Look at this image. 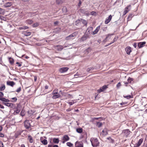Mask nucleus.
Here are the masks:
<instances>
[{"mask_svg": "<svg viewBox=\"0 0 147 147\" xmlns=\"http://www.w3.org/2000/svg\"><path fill=\"white\" fill-rule=\"evenodd\" d=\"M90 141L93 147H96L99 145V142L96 138H91Z\"/></svg>", "mask_w": 147, "mask_h": 147, "instance_id": "f257e3e1", "label": "nucleus"}, {"mask_svg": "<svg viewBox=\"0 0 147 147\" xmlns=\"http://www.w3.org/2000/svg\"><path fill=\"white\" fill-rule=\"evenodd\" d=\"M31 120H26L24 122V126L26 129H28L31 127L30 121Z\"/></svg>", "mask_w": 147, "mask_h": 147, "instance_id": "f03ea898", "label": "nucleus"}, {"mask_svg": "<svg viewBox=\"0 0 147 147\" xmlns=\"http://www.w3.org/2000/svg\"><path fill=\"white\" fill-rule=\"evenodd\" d=\"M122 134L125 137H127L130 134V131L128 129H125L123 131Z\"/></svg>", "mask_w": 147, "mask_h": 147, "instance_id": "7ed1b4c3", "label": "nucleus"}, {"mask_svg": "<svg viewBox=\"0 0 147 147\" xmlns=\"http://www.w3.org/2000/svg\"><path fill=\"white\" fill-rule=\"evenodd\" d=\"M62 140L63 141L62 142L63 144H64L67 141L69 140V138L67 135H65L63 137Z\"/></svg>", "mask_w": 147, "mask_h": 147, "instance_id": "20e7f679", "label": "nucleus"}, {"mask_svg": "<svg viewBox=\"0 0 147 147\" xmlns=\"http://www.w3.org/2000/svg\"><path fill=\"white\" fill-rule=\"evenodd\" d=\"M79 22H82L85 25H86L87 24V22L86 20L81 19V20H78L76 22V24L77 26H78Z\"/></svg>", "mask_w": 147, "mask_h": 147, "instance_id": "39448f33", "label": "nucleus"}, {"mask_svg": "<svg viewBox=\"0 0 147 147\" xmlns=\"http://www.w3.org/2000/svg\"><path fill=\"white\" fill-rule=\"evenodd\" d=\"M76 33L75 32L72 33V34L67 37L65 38V39L67 40L71 39L72 37H74L76 35Z\"/></svg>", "mask_w": 147, "mask_h": 147, "instance_id": "423d86ee", "label": "nucleus"}, {"mask_svg": "<svg viewBox=\"0 0 147 147\" xmlns=\"http://www.w3.org/2000/svg\"><path fill=\"white\" fill-rule=\"evenodd\" d=\"M107 88V86L104 85L102 87L100 88L99 89L97 90V92L98 93H100L101 92H103Z\"/></svg>", "mask_w": 147, "mask_h": 147, "instance_id": "0eeeda50", "label": "nucleus"}, {"mask_svg": "<svg viewBox=\"0 0 147 147\" xmlns=\"http://www.w3.org/2000/svg\"><path fill=\"white\" fill-rule=\"evenodd\" d=\"M68 69L69 68L67 67H62L59 69V71L61 73H63L67 71Z\"/></svg>", "mask_w": 147, "mask_h": 147, "instance_id": "6e6552de", "label": "nucleus"}, {"mask_svg": "<svg viewBox=\"0 0 147 147\" xmlns=\"http://www.w3.org/2000/svg\"><path fill=\"white\" fill-rule=\"evenodd\" d=\"M108 134L107 130L106 128H105L102 131V132L100 133V135L105 136L107 135Z\"/></svg>", "mask_w": 147, "mask_h": 147, "instance_id": "1a4fd4ad", "label": "nucleus"}, {"mask_svg": "<svg viewBox=\"0 0 147 147\" xmlns=\"http://www.w3.org/2000/svg\"><path fill=\"white\" fill-rule=\"evenodd\" d=\"M76 147H83V144L82 142H76L75 143Z\"/></svg>", "mask_w": 147, "mask_h": 147, "instance_id": "9d476101", "label": "nucleus"}, {"mask_svg": "<svg viewBox=\"0 0 147 147\" xmlns=\"http://www.w3.org/2000/svg\"><path fill=\"white\" fill-rule=\"evenodd\" d=\"M143 140V138H141L139 140L138 143L135 144V147H139L142 143Z\"/></svg>", "mask_w": 147, "mask_h": 147, "instance_id": "9b49d317", "label": "nucleus"}, {"mask_svg": "<svg viewBox=\"0 0 147 147\" xmlns=\"http://www.w3.org/2000/svg\"><path fill=\"white\" fill-rule=\"evenodd\" d=\"M125 50L127 54L128 55H129L131 51V47L129 46L125 48Z\"/></svg>", "mask_w": 147, "mask_h": 147, "instance_id": "f8f14e48", "label": "nucleus"}, {"mask_svg": "<svg viewBox=\"0 0 147 147\" xmlns=\"http://www.w3.org/2000/svg\"><path fill=\"white\" fill-rule=\"evenodd\" d=\"M88 37V35L85 34L81 38L80 40L81 41H85L87 39Z\"/></svg>", "mask_w": 147, "mask_h": 147, "instance_id": "ddd939ff", "label": "nucleus"}, {"mask_svg": "<svg viewBox=\"0 0 147 147\" xmlns=\"http://www.w3.org/2000/svg\"><path fill=\"white\" fill-rule=\"evenodd\" d=\"M112 18V16L110 15L109 16V17L108 18L106 19L105 20V24H108L111 20Z\"/></svg>", "mask_w": 147, "mask_h": 147, "instance_id": "4468645a", "label": "nucleus"}, {"mask_svg": "<svg viewBox=\"0 0 147 147\" xmlns=\"http://www.w3.org/2000/svg\"><path fill=\"white\" fill-rule=\"evenodd\" d=\"M3 104L11 108H12L13 106V104L11 103L7 102H3Z\"/></svg>", "mask_w": 147, "mask_h": 147, "instance_id": "2eb2a0df", "label": "nucleus"}, {"mask_svg": "<svg viewBox=\"0 0 147 147\" xmlns=\"http://www.w3.org/2000/svg\"><path fill=\"white\" fill-rule=\"evenodd\" d=\"M12 5V3L11 2H7L5 3L3 5V6L4 7H10Z\"/></svg>", "mask_w": 147, "mask_h": 147, "instance_id": "dca6fc26", "label": "nucleus"}, {"mask_svg": "<svg viewBox=\"0 0 147 147\" xmlns=\"http://www.w3.org/2000/svg\"><path fill=\"white\" fill-rule=\"evenodd\" d=\"M0 100L2 101L3 102H9L10 100L3 97H0Z\"/></svg>", "mask_w": 147, "mask_h": 147, "instance_id": "f3484780", "label": "nucleus"}, {"mask_svg": "<svg viewBox=\"0 0 147 147\" xmlns=\"http://www.w3.org/2000/svg\"><path fill=\"white\" fill-rule=\"evenodd\" d=\"M145 43L146 42H140L138 43V45L139 48H141L142 47Z\"/></svg>", "mask_w": 147, "mask_h": 147, "instance_id": "a211bd4d", "label": "nucleus"}, {"mask_svg": "<svg viewBox=\"0 0 147 147\" xmlns=\"http://www.w3.org/2000/svg\"><path fill=\"white\" fill-rule=\"evenodd\" d=\"M7 85L13 87L15 85V83L13 81H7Z\"/></svg>", "mask_w": 147, "mask_h": 147, "instance_id": "6ab92c4d", "label": "nucleus"}, {"mask_svg": "<svg viewBox=\"0 0 147 147\" xmlns=\"http://www.w3.org/2000/svg\"><path fill=\"white\" fill-rule=\"evenodd\" d=\"M100 29V26L97 27L95 30L93 32V34L94 35L96 34L99 31Z\"/></svg>", "mask_w": 147, "mask_h": 147, "instance_id": "aec40b11", "label": "nucleus"}, {"mask_svg": "<svg viewBox=\"0 0 147 147\" xmlns=\"http://www.w3.org/2000/svg\"><path fill=\"white\" fill-rule=\"evenodd\" d=\"M53 141L54 144H57L59 143V140L58 138H54L53 139Z\"/></svg>", "mask_w": 147, "mask_h": 147, "instance_id": "412c9836", "label": "nucleus"}, {"mask_svg": "<svg viewBox=\"0 0 147 147\" xmlns=\"http://www.w3.org/2000/svg\"><path fill=\"white\" fill-rule=\"evenodd\" d=\"M60 96V95L58 93L57 94L53 95L52 97V98L53 99H56L59 97Z\"/></svg>", "mask_w": 147, "mask_h": 147, "instance_id": "4be33fe9", "label": "nucleus"}, {"mask_svg": "<svg viewBox=\"0 0 147 147\" xmlns=\"http://www.w3.org/2000/svg\"><path fill=\"white\" fill-rule=\"evenodd\" d=\"M28 28L29 27L28 26H23L22 27H19L18 29L20 30H26L28 29Z\"/></svg>", "mask_w": 147, "mask_h": 147, "instance_id": "5701e85b", "label": "nucleus"}, {"mask_svg": "<svg viewBox=\"0 0 147 147\" xmlns=\"http://www.w3.org/2000/svg\"><path fill=\"white\" fill-rule=\"evenodd\" d=\"M28 140L29 142L30 143H32L33 142V138L31 136H28Z\"/></svg>", "mask_w": 147, "mask_h": 147, "instance_id": "b1692460", "label": "nucleus"}, {"mask_svg": "<svg viewBox=\"0 0 147 147\" xmlns=\"http://www.w3.org/2000/svg\"><path fill=\"white\" fill-rule=\"evenodd\" d=\"M25 22L26 24H32L33 22V21L31 20L28 19Z\"/></svg>", "mask_w": 147, "mask_h": 147, "instance_id": "393cba45", "label": "nucleus"}, {"mask_svg": "<svg viewBox=\"0 0 147 147\" xmlns=\"http://www.w3.org/2000/svg\"><path fill=\"white\" fill-rule=\"evenodd\" d=\"M76 131L79 133H81L83 131V129L81 128H78L76 129Z\"/></svg>", "mask_w": 147, "mask_h": 147, "instance_id": "a878e982", "label": "nucleus"}, {"mask_svg": "<svg viewBox=\"0 0 147 147\" xmlns=\"http://www.w3.org/2000/svg\"><path fill=\"white\" fill-rule=\"evenodd\" d=\"M57 49L59 51H61L63 49V47L62 46L58 45L57 46Z\"/></svg>", "mask_w": 147, "mask_h": 147, "instance_id": "bb28decb", "label": "nucleus"}, {"mask_svg": "<svg viewBox=\"0 0 147 147\" xmlns=\"http://www.w3.org/2000/svg\"><path fill=\"white\" fill-rule=\"evenodd\" d=\"M5 12V10L0 8V14L3 15Z\"/></svg>", "mask_w": 147, "mask_h": 147, "instance_id": "cd10ccee", "label": "nucleus"}, {"mask_svg": "<svg viewBox=\"0 0 147 147\" xmlns=\"http://www.w3.org/2000/svg\"><path fill=\"white\" fill-rule=\"evenodd\" d=\"M64 1V0H56V2L57 4H59L63 3Z\"/></svg>", "mask_w": 147, "mask_h": 147, "instance_id": "c85d7f7f", "label": "nucleus"}, {"mask_svg": "<svg viewBox=\"0 0 147 147\" xmlns=\"http://www.w3.org/2000/svg\"><path fill=\"white\" fill-rule=\"evenodd\" d=\"M5 85L3 84L0 87V91H1L4 90L5 89Z\"/></svg>", "mask_w": 147, "mask_h": 147, "instance_id": "c756f323", "label": "nucleus"}, {"mask_svg": "<svg viewBox=\"0 0 147 147\" xmlns=\"http://www.w3.org/2000/svg\"><path fill=\"white\" fill-rule=\"evenodd\" d=\"M31 34V32H25L24 33V35L26 36H28Z\"/></svg>", "mask_w": 147, "mask_h": 147, "instance_id": "7c9ffc66", "label": "nucleus"}, {"mask_svg": "<svg viewBox=\"0 0 147 147\" xmlns=\"http://www.w3.org/2000/svg\"><path fill=\"white\" fill-rule=\"evenodd\" d=\"M41 142L44 145H47V141L46 139H44L43 140L41 141Z\"/></svg>", "mask_w": 147, "mask_h": 147, "instance_id": "2f4dec72", "label": "nucleus"}, {"mask_svg": "<svg viewBox=\"0 0 147 147\" xmlns=\"http://www.w3.org/2000/svg\"><path fill=\"white\" fill-rule=\"evenodd\" d=\"M9 61L10 63L11 64H13L14 63V60L11 57L9 58Z\"/></svg>", "mask_w": 147, "mask_h": 147, "instance_id": "473e14b6", "label": "nucleus"}, {"mask_svg": "<svg viewBox=\"0 0 147 147\" xmlns=\"http://www.w3.org/2000/svg\"><path fill=\"white\" fill-rule=\"evenodd\" d=\"M133 81V79L130 77H129L127 80V82L129 83V84L131 83V81Z\"/></svg>", "mask_w": 147, "mask_h": 147, "instance_id": "72a5a7b5", "label": "nucleus"}, {"mask_svg": "<svg viewBox=\"0 0 147 147\" xmlns=\"http://www.w3.org/2000/svg\"><path fill=\"white\" fill-rule=\"evenodd\" d=\"M39 25V24L38 22H36V23H35L34 24L32 25V26L33 27H36L37 26H38Z\"/></svg>", "mask_w": 147, "mask_h": 147, "instance_id": "f704fd0d", "label": "nucleus"}, {"mask_svg": "<svg viewBox=\"0 0 147 147\" xmlns=\"http://www.w3.org/2000/svg\"><path fill=\"white\" fill-rule=\"evenodd\" d=\"M102 125V123L100 122H98L96 123V125L98 127H100Z\"/></svg>", "mask_w": 147, "mask_h": 147, "instance_id": "c9c22d12", "label": "nucleus"}, {"mask_svg": "<svg viewBox=\"0 0 147 147\" xmlns=\"http://www.w3.org/2000/svg\"><path fill=\"white\" fill-rule=\"evenodd\" d=\"M94 69V68L93 67H91L88 68L87 69V71L88 72H90L91 70H92Z\"/></svg>", "mask_w": 147, "mask_h": 147, "instance_id": "e433bc0d", "label": "nucleus"}, {"mask_svg": "<svg viewBox=\"0 0 147 147\" xmlns=\"http://www.w3.org/2000/svg\"><path fill=\"white\" fill-rule=\"evenodd\" d=\"M66 145L67 146L69 147H71L73 146V144L69 142H67Z\"/></svg>", "mask_w": 147, "mask_h": 147, "instance_id": "4c0bfd02", "label": "nucleus"}, {"mask_svg": "<svg viewBox=\"0 0 147 147\" xmlns=\"http://www.w3.org/2000/svg\"><path fill=\"white\" fill-rule=\"evenodd\" d=\"M58 93V90H53L52 92V94L53 95L55 94H57Z\"/></svg>", "mask_w": 147, "mask_h": 147, "instance_id": "58836bf2", "label": "nucleus"}, {"mask_svg": "<svg viewBox=\"0 0 147 147\" xmlns=\"http://www.w3.org/2000/svg\"><path fill=\"white\" fill-rule=\"evenodd\" d=\"M11 99L13 100V101H12V102H16L17 100V98L16 97L12 98Z\"/></svg>", "mask_w": 147, "mask_h": 147, "instance_id": "ea45409f", "label": "nucleus"}, {"mask_svg": "<svg viewBox=\"0 0 147 147\" xmlns=\"http://www.w3.org/2000/svg\"><path fill=\"white\" fill-rule=\"evenodd\" d=\"M38 14V13L37 12H36L35 13H34V12L31 13H29L30 15H31V16H34L35 15L37 14Z\"/></svg>", "mask_w": 147, "mask_h": 147, "instance_id": "a19ab883", "label": "nucleus"}, {"mask_svg": "<svg viewBox=\"0 0 147 147\" xmlns=\"http://www.w3.org/2000/svg\"><path fill=\"white\" fill-rule=\"evenodd\" d=\"M129 9L127 10L125 9V10L123 12V15H125L129 11Z\"/></svg>", "mask_w": 147, "mask_h": 147, "instance_id": "79ce46f5", "label": "nucleus"}, {"mask_svg": "<svg viewBox=\"0 0 147 147\" xmlns=\"http://www.w3.org/2000/svg\"><path fill=\"white\" fill-rule=\"evenodd\" d=\"M118 38V37L117 36H115L114 38L113 39V42H114L115 41H116L117 39Z\"/></svg>", "mask_w": 147, "mask_h": 147, "instance_id": "37998d69", "label": "nucleus"}, {"mask_svg": "<svg viewBox=\"0 0 147 147\" xmlns=\"http://www.w3.org/2000/svg\"><path fill=\"white\" fill-rule=\"evenodd\" d=\"M114 34H108L107 36L105 39V40H106L110 36H112Z\"/></svg>", "mask_w": 147, "mask_h": 147, "instance_id": "c03bdc74", "label": "nucleus"}, {"mask_svg": "<svg viewBox=\"0 0 147 147\" xmlns=\"http://www.w3.org/2000/svg\"><path fill=\"white\" fill-rule=\"evenodd\" d=\"M124 97L125 98H127V99H129L131 98V95H129L127 96H124Z\"/></svg>", "mask_w": 147, "mask_h": 147, "instance_id": "a18cd8bd", "label": "nucleus"}, {"mask_svg": "<svg viewBox=\"0 0 147 147\" xmlns=\"http://www.w3.org/2000/svg\"><path fill=\"white\" fill-rule=\"evenodd\" d=\"M21 87H20L17 89L16 90V92H20L21 91Z\"/></svg>", "mask_w": 147, "mask_h": 147, "instance_id": "49530a36", "label": "nucleus"}, {"mask_svg": "<svg viewBox=\"0 0 147 147\" xmlns=\"http://www.w3.org/2000/svg\"><path fill=\"white\" fill-rule=\"evenodd\" d=\"M3 142L0 141V147H3Z\"/></svg>", "mask_w": 147, "mask_h": 147, "instance_id": "de8ad7c7", "label": "nucleus"}, {"mask_svg": "<svg viewBox=\"0 0 147 147\" xmlns=\"http://www.w3.org/2000/svg\"><path fill=\"white\" fill-rule=\"evenodd\" d=\"M121 85V83L120 82H119L117 84V88H119Z\"/></svg>", "mask_w": 147, "mask_h": 147, "instance_id": "09e8293b", "label": "nucleus"}, {"mask_svg": "<svg viewBox=\"0 0 147 147\" xmlns=\"http://www.w3.org/2000/svg\"><path fill=\"white\" fill-rule=\"evenodd\" d=\"M4 96L3 93L1 92H0V97H3Z\"/></svg>", "mask_w": 147, "mask_h": 147, "instance_id": "8fccbe9b", "label": "nucleus"}, {"mask_svg": "<svg viewBox=\"0 0 147 147\" xmlns=\"http://www.w3.org/2000/svg\"><path fill=\"white\" fill-rule=\"evenodd\" d=\"M4 134L1 133H0V137L3 138L4 137Z\"/></svg>", "mask_w": 147, "mask_h": 147, "instance_id": "3c124183", "label": "nucleus"}, {"mask_svg": "<svg viewBox=\"0 0 147 147\" xmlns=\"http://www.w3.org/2000/svg\"><path fill=\"white\" fill-rule=\"evenodd\" d=\"M90 13L91 15H95V14L96 13V12L94 11H92Z\"/></svg>", "mask_w": 147, "mask_h": 147, "instance_id": "603ef678", "label": "nucleus"}, {"mask_svg": "<svg viewBox=\"0 0 147 147\" xmlns=\"http://www.w3.org/2000/svg\"><path fill=\"white\" fill-rule=\"evenodd\" d=\"M131 6L130 5H129L128 6H127L125 8V9L126 10H128V9H129V8Z\"/></svg>", "mask_w": 147, "mask_h": 147, "instance_id": "864d4df0", "label": "nucleus"}, {"mask_svg": "<svg viewBox=\"0 0 147 147\" xmlns=\"http://www.w3.org/2000/svg\"><path fill=\"white\" fill-rule=\"evenodd\" d=\"M133 46L135 48H136L137 46V43H134Z\"/></svg>", "mask_w": 147, "mask_h": 147, "instance_id": "5fc2aeb1", "label": "nucleus"}, {"mask_svg": "<svg viewBox=\"0 0 147 147\" xmlns=\"http://www.w3.org/2000/svg\"><path fill=\"white\" fill-rule=\"evenodd\" d=\"M20 112V110L18 109H17L16 111V113H18Z\"/></svg>", "mask_w": 147, "mask_h": 147, "instance_id": "6e6d98bb", "label": "nucleus"}, {"mask_svg": "<svg viewBox=\"0 0 147 147\" xmlns=\"http://www.w3.org/2000/svg\"><path fill=\"white\" fill-rule=\"evenodd\" d=\"M85 14H86L87 16H88L90 14V13L88 11H86L85 13Z\"/></svg>", "mask_w": 147, "mask_h": 147, "instance_id": "4d7b16f0", "label": "nucleus"}, {"mask_svg": "<svg viewBox=\"0 0 147 147\" xmlns=\"http://www.w3.org/2000/svg\"><path fill=\"white\" fill-rule=\"evenodd\" d=\"M74 103V102H69V104L70 105H73V104Z\"/></svg>", "mask_w": 147, "mask_h": 147, "instance_id": "13d9d810", "label": "nucleus"}, {"mask_svg": "<svg viewBox=\"0 0 147 147\" xmlns=\"http://www.w3.org/2000/svg\"><path fill=\"white\" fill-rule=\"evenodd\" d=\"M16 64H18V66L19 67H20L21 66V65L18 62H17Z\"/></svg>", "mask_w": 147, "mask_h": 147, "instance_id": "bf43d9fd", "label": "nucleus"}, {"mask_svg": "<svg viewBox=\"0 0 147 147\" xmlns=\"http://www.w3.org/2000/svg\"><path fill=\"white\" fill-rule=\"evenodd\" d=\"M127 103L126 102H122V103H121L120 104L121 105H125V104H127Z\"/></svg>", "mask_w": 147, "mask_h": 147, "instance_id": "052dcab7", "label": "nucleus"}, {"mask_svg": "<svg viewBox=\"0 0 147 147\" xmlns=\"http://www.w3.org/2000/svg\"><path fill=\"white\" fill-rule=\"evenodd\" d=\"M0 108H1V109H4V107L3 105H2L1 104V105L0 106Z\"/></svg>", "mask_w": 147, "mask_h": 147, "instance_id": "680f3d73", "label": "nucleus"}, {"mask_svg": "<svg viewBox=\"0 0 147 147\" xmlns=\"http://www.w3.org/2000/svg\"><path fill=\"white\" fill-rule=\"evenodd\" d=\"M79 4H78V6H80V5H81V4L82 3V2H81V1L80 0H79Z\"/></svg>", "mask_w": 147, "mask_h": 147, "instance_id": "e2e57ef3", "label": "nucleus"}, {"mask_svg": "<svg viewBox=\"0 0 147 147\" xmlns=\"http://www.w3.org/2000/svg\"><path fill=\"white\" fill-rule=\"evenodd\" d=\"M54 24L55 25L57 24H58V21H56L54 23Z\"/></svg>", "mask_w": 147, "mask_h": 147, "instance_id": "0e129e2a", "label": "nucleus"}, {"mask_svg": "<svg viewBox=\"0 0 147 147\" xmlns=\"http://www.w3.org/2000/svg\"><path fill=\"white\" fill-rule=\"evenodd\" d=\"M53 147H59V146L57 145H54L53 146Z\"/></svg>", "mask_w": 147, "mask_h": 147, "instance_id": "69168bd1", "label": "nucleus"}, {"mask_svg": "<svg viewBox=\"0 0 147 147\" xmlns=\"http://www.w3.org/2000/svg\"><path fill=\"white\" fill-rule=\"evenodd\" d=\"M53 146L52 145L49 144L48 146V147H53Z\"/></svg>", "mask_w": 147, "mask_h": 147, "instance_id": "338daca9", "label": "nucleus"}, {"mask_svg": "<svg viewBox=\"0 0 147 147\" xmlns=\"http://www.w3.org/2000/svg\"><path fill=\"white\" fill-rule=\"evenodd\" d=\"M21 147H25L24 144H22L21 146Z\"/></svg>", "mask_w": 147, "mask_h": 147, "instance_id": "774afa93", "label": "nucleus"}]
</instances>
